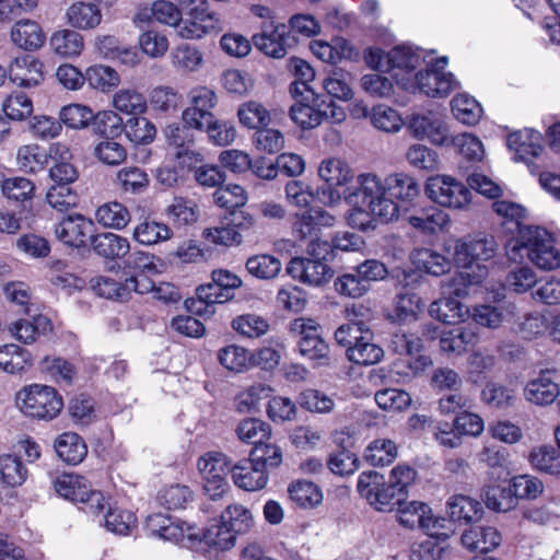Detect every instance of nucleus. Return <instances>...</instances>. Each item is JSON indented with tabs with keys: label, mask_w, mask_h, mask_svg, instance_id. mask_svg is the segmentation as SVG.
I'll return each mask as SVG.
<instances>
[{
	"label": "nucleus",
	"mask_w": 560,
	"mask_h": 560,
	"mask_svg": "<svg viewBox=\"0 0 560 560\" xmlns=\"http://www.w3.org/2000/svg\"><path fill=\"white\" fill-rule=\"evenodd\" d=\"M419 194L418 182L406 173L387 177L373 172L360 173L355 183L346 190V202L350 207L347 222L358 230H374L380 224L398 219L399 207L392 197L402 203H410Z\"/></svg>",
	"instance_id": "f257e3e1"
},
{
	"label": "nucleus",
	"mask_w": 560,
	"mask_h": 560,
	"mask_svg": "<svg viewBox=\"0 0 560 560\" xmlns=\"http://www.w3.org/2000/svg\"><path fill=\"white\" fill-rule=\"evenodd\" d=\"M497 247L492 236L457 240L453 260L460 270L448 280L451 292L466 296L470 287L480 284L488 277L487 262L495 256Z\"/></svg>",
	"instance_id": "f03ea898"
},
{
	"label": "nucleus",
	"mask_w": 560,
	"mask_h": 560,
	"mask_svg": "<svg viewBox=\"0 0 560 560\" xmlns=\"http://www.w3.org/2000/svg\"><path fill=\"white\" fill-rule=\"evenodd\" d=\"M526 250L528 260L539 270L553 271L560 268V250L556 246L553 235L545 228L524 225L521 228L515 242L508 245L510 259L522 257L521 250Z\"/></svg>",
	"instance_id": "7ed1b4c3"
},
{
	"label": "nucleus",
	"mask_w": 560,
	"mask_h": 560,
	"mask_svg": "<svg viewBox=\"0 0 560 560\" xmlns=\"http://www.w3.org/2000/svg\"><path fill=\"white\" fill-rule=\"evenodd\" d=\"M329 248L328 242L310 243L306 249L308 256L293 257L287 266V272L307 287H325L334 277V269L324 259Z\"/></svg>",
	"instance_id": "20e7f679"
},
{
	"label": "nucleus",
	"mask_w": 560,
	"mask_h": 560,
	"mask_svg": "<svg viewBox=\"0 0 560 560\" xmlns=\"http://www.w3.org/2000/svg\"><path fill=\"white\" fill-rule=\"evenodd\" d=\"M364 60L369 68L389 72L398 84V79L413 77L415 70L424 61L422 51L410 45H398L388 54L381 48L370 47L365 50Z\"/></svg>",
	"instance_id": "39448f33"
},
{
	"label": "nucleus",
	"mask_w": 560,
	"mask_h": 560,
	"mask_svg": "<svg viewBox=\"0 0 560 560\" xmlns=\"http://www.w3.org/2000/svg\"><path fill=\"white\" fill-rule=\"evenodd\" d=\"M242 279L229 270L212 271V282L197 289V300H191L187 307L200 316L214 314V305L222 304L234 298V291L242 285Z\"/></svg>",
	"instance_id": "423d86ee"
},
{
	"label": "nucleus",
	"mask_w": 560,
	"mask_h": 560,
	"mask_svg": "<svg viewBox=\"0 0 560 560\" xmlns=\"http://www.w3.org/2000/svg\"><path fill=\"white\" fill-rule=\"evenodd\" d=\"M318 176L326 186L318 187L316 197L326 207H338L346 201V190L355 183L353 173L346 161L340 158L324 159L318 166Z\"/></svg>",
	"instance_id": "0eeeda50"
},
{
	"label": "nucleus",
	"mask_w": 560,
	"mask_h": 560,
	"mask_svg": "<svg viewBox=\"0 0 560 560\" xmlns=\"http://www.w3.org/2000/svg\"><path fill=\"white\" fill-rule=\"evenodd\" d=\"M447 57H442L424 71H418L413 77L398 79V85L410 93H422L429 97H445L458 88V82L451 72H445Z\"/></svg>",
	"instance_id": "6e6552de"
},
{
	"label": "nucleus",
	"mask_w": 560,
	"mask_h": 560,
	"mask_svg": "<svg viewBox=\"0 0 560 560\" xmlns=\"http://www.w3.org/2000/svg\"><path fill=\"white\" fill-rule=\"evenodd\" d=\"M16 406L31 418L49 421L62 410L63 399L55 387L31 384L16 393Z\"/></svg>",
	"instance_id": "1a4fd4ad"
},
{
	"label": "nucleus",
	"mask_w": 560,
	"mask_h": 560,
	"mask_svg": "<svg viewBox=\"0 0 560 560\" xmlns=\"http://www.w3.org/2000/svg\"><path fill=\"white\" fill-rule=\"evenodd\" d=\"M290 116L300 128L310 130L324 122L342 124L347 118V113L334 101L315 94L311 103H295L290 109Z\"/></svg>",
	"instance_id": "9d476101"
},
{
	"label": "nucleus",
	"mask_w": 560,
	"mask_h": 560,
	"mask_svg": "<svg viewBox=\"0 0 560 560\" xmlns=\"http://www.w3.org/2000/svg\"><path fill=\"white\" fill-rule=\"evenodd\" d=\"M424 190L434 203L454 210H466L472 198L470 189L462 180L446 174L430 176Z\"/></svg>",
	"instance_id": "9b49d317"
},
{
	"label": "nucleus",
	"mask_w": 560,
	"mask_h": 560,
	"mask_svg": "<svg viewBox=\"0 0 560 560\" xmlns=\"http://www.w3.org/2000/svg\"><path fill=\"white\" fill-rule=\"evenodd\" d=\"M245 508L230 505L221 515V522L209 525L203 532V542L217 550H228L235 544L236 535L244 525Z\"/></svg>",
	"instance_id": "f8f14e48"
},
{
	"label": "nucleus",
	"mask_w": 560,
	"mask_h": 560,
	"mask_svg": "<svg viewBox=\"0 0 560 560\" xmlns=\"http://www.w3.org/2000/svg\"><path fill=\"white\" fill-rule=\"evenodd\" d=\"M273 120L272 114L261 104L247 103V127L257 129L253 142L257 150L277 153L284 145L283 135L273 128H267Z\"/></svg>",
	"instance_id": "ddd939ff"
},
{
	"label": "nucleus",
	"mask_w": 560,
	"mask_h": 560,
	"mask_svg": "<svg viewBox=\"0 0 560 560\" xmlns=\"http://www.w3.org/2000/svg\"><path fill=\"white\" fill-rule=\"evenodd\" d=\"M357 489L359 494L380 512L392 511L399 494L389 482H386L382 474L374 470L360 474Z\"/></svg>",
	"instance_id": "4468645a"
},
{
	"label": "nucleus",
	"mask_w": 560,
	"mask_h": 560,
	"mask_svg": "<svg viewBox=\"0 0 560 560\" xmlns=\"http://www.w3.org/2000/svg\"><path fill=\"white\" fill-rule=\"evenodd\" d=\"M406 127L418 140H429L438 147H450L447 124L435 113H413L407 117Z\"/></svg>",
	"instance_id": "2eb2a0df"
},
{
	"label": "nucleus",
	"mask_w": 560,
	"mask_h": 560,
	"mask_svg": "<svg viewBox=\"0 0 560 560\" xmlns=\"http://www.w3.org/2000/svg\"><path fill=\"white\" fill-rule=\"evenodd\" d=\"M189 106L182 113L184 124L188 127L201 128L202 122L212 119V109L218 104V96L214 90L206 85H197L187 94Z\"/></svg>",
	"instance_id": "dca6fc26"
},
{
	"label": "nucleus",
	"mask_w": 560,
	"mask_h": 560,
	"mask_svg": "<svg viewBox=\"0 0 560 560\" xmlns=\"http://www.w3.org/2000/svg\"><path fill=\"white\" fill-rule=\"evenodd\" d=\"M249 462L254 467V474L257 475V480L247 483V491L260 490L268 482V469L278 467L282 463V451L271 440L259 442L252 447Z\"/></svg>",
	"instance_id": "f3484780"
},
{
	"label": "nucleus",
	"mask_w": 560,
	"mask_h": 560,
	"mask_svg": "<svg viewBox=\"0 0 560 560\" xmlns=\"http://www.w3.org/2000/svg\"><path fill=\"white\" fill-rule=\"evenodd\" d=\"M560 395V388L556 382V371L540 370L530 377L524 388V399L535 406L546 407L553 404Z\"/></svg>",
	"instance_id": "a211bd4d"
},
{
	"label": "nucleus",
	"mask_w": 560,
	"mask_h": 560,
	"mask_svg": "<svg viewBox=\"0 0 560 560\" xmlns=\"http://www.w3.org/2000/svg\"><path fill=\"white\" fill-rule=\"evenodd\" d=\"M94 232L93 221L79 213L62 218L55 225L57 240L74 248L85 247L91 242Z\"/></svg>",
	"instance_id": "6ab92c4d"
},
{
	"label": "nucleus",
	"mask_w": 560,
	"mask_h": 560,
	"mask_svg": "<svg viewBox=\"0 0 560 560\" xmlns=\"http://www.w3.org/2000/svg\"><path fill=\"white\" fill-rule=\"evenodd\" d=\"M336 218L323 208L315 207L298 213L292 223L293 235L301 241L322 242L318 237L322 228H331Z\"/></svg>",
	"instance_id": "aec40b11"
},
{
	"label": "nucleus",
	"mask_w": 560,
	"mask_h": 560,
	"mask_svg": "<svg viewBox=\"0 0 560 560\" xmlns=\"http://www.w3.org/2000/svg\"><path fill=\"white\" fill-rule=\"evenodd\" d=\"M176 30L177 35L184 39H199L207 34L221 31L220 19L201 4L191 9L188 18L182 19Z\"/></svg>",
	"instance_id": "412c9836"
},
{
	"label": "nucleus",
	"mask_w": 560,
	"mask_h": 560,
	"mask_svg": "<svg viewBox=\"0 0 560 560\" xmlns=\"http://www.w3.org/2000/svg\"><path fill=\"white\" fill-rule=\"evenodd\" d=\"M478 330L470 326H457L441 331L439 335V347L441 352L447 355L460 357L479 342Z\"/></svg>",
	"instance_id": "4be33fe9"
},
{
	"label": "nucleus",
	"mask_w": 560,
	"mask_h": 560,
	"mask_svg": "<svg viewBox=\"0 0 560 560\" xmlns=\"http://www.w3.org/2000/svg\"><path fill=\"white\" fill-rule=\"evenodd\" d=\"M8 73L10 80L21 88H34L44 80L43 63L32 55L16 57Z\"/></svg>",
	"instance_id": "5701e85b"
},
{
	"label": "nucleus",
	"mask_w": 560,
	"mask_h": 560,
	"mask_svg": "<svg viewBox=\"0 0 560 560\" xmlns=\"http://www.w3.org/2000/svg\"><path fill=\"white\" fill-rule=\"evenodd\" d=\"M506 144L515 153V160L528 163L544 150L542 136L539 131L525 128L508 136Z\"/></svg>",
	"instance_id": "b1692460"
},
{
	"label": "nucleus",
	"mask_w": 560,
	"mask_h": 560,
	"mask_svg": "<svg viewBox=\"0 0 560 560\" xmlns=\"http://www.w3.org/2000/svg\"><path fill=\"white\" fill-rule=\"evenodd\" d=\"M287 26L282 24L271 25L264 23L261 32L253 36L255 47L272 58H282L287 54L285 48Z\"/></svg>",
	"instance_id": "393cba45"
},
{
	"label": "nucleus",
	"mask_w": 560,
	"mask_h": 560,
	"mask_svg": "<svg viewBox=\"0 0 560 560\" xmlns=\"http://www.w3.org/2000/svg\"><path fill=\"white\" fill-rule=\"evenodd\" d=\"M226 222L220 226L208 228L203 230L202 237L213 245L218 246H236L243 241V232L245 230V215L237 218H225Z\"/></svg>",
	"instance_id": "a878e982"
},
{
	"label": "nucleus",
	"mask_w": 560,
	"mask_h": 560,
	"mask_svg": "<svg viewBox=\"0 0 560 560\" xmlns=\"http://www.w3.org/2000/svg\"><path fill=\"white\" fill-rule=\"evenodd\" d=\"M463 546L472 551L487 553L497 549L502 541L501 533L493 526H472L462 535Z\"/></svg>",
	"instance_id": "bb28decb"
},
{
	"label": "nucleus",
	"mask_w": 560,
	"mask_h": 560,
	"mask_svg": "<svg viewBox=\"0 0 560 560\" xmlns=\"http://www.w3.org/2000/svg\"><path fill=\"white\" fill-rule=\"evenodd\" d=\"M147 527L152 536L160 537L166 541L183 544L185 538L190 539V528L179 522H174L163 514H153L147 518Z\"/></svg>",
	"instance_id": "cd10ccee"
},
{
	"label": "nucleus",
	"mask_w": 560,
	"mask_h": 560,
	"mask_svg": "<svg viewBox=\"0 0 560 560\" xmlns=\"http://www.w3.org/2000/svg\"><path fill=\"white\" fill-rule=\"evenodd\" d=\"M446 288L448 293L452 294L448 282L446 283ZM453 295L455 298L442 296L431 303L429 307L430 316L445 324H457L464 322L469 315V308L458 301L454 293Z\"/></svg>",
	"instance_id": "c85d7f7f"
},
{
	"label": "nucleus",
	"mask_w": 560,
	"mask_h": 560,
	"mask_svg": "<svg viewBox=\"0 0 560 560\" xmlns=\"http://www.w3.org/2000/svg\"><path fill=\"white\" fill-rule=\"evenodd\" d=\"M67 23L77 30H94L102 22L98 4L91 1H75L66 11Z\"/></svg>",
	"instance_id": "c756f323"
},
{
	"label": "nucleus",
	"mask_w": 560,
	"mask_h": 560,
	"mask_svg": "<svg viewBox=\"0 0 560 560\" xmlns=\"http://www.w3.org/2000/svg\"><path fill=\"white\" fill-rule=\"evenodd\" d=\"M424 304L416 293L404 292L396 295L388 318L397 324H409L418 320Z\"/></svg>",
	"instance_id": "7c9ffc66"
},
{
	"label": "nucleus",
	"mask_w": 560,
	"mask_h": 560,
	"mask_svg": "<svg viewBox=\"0 0 560 560\" xmlns=\"http://www.w3.org/2000/svg\"><path fill=\"white\" fill-rule=\"evenodd\" d=\"M310 48L318 59L327 63L335 65L343 59H352L354 56L353 47L342 37H335L330 43L313 40Z\"/></svg>",
	"instance_id": "2f4dec72"
},
{
	"label": "nucleus",
	"mask_w": 560,
	"mask_h": 560,
	"mask_svg": "<svg viewBox=\"0 0 560 560\" xmlns=\"http://www.w3.org/2000/svg\"><path fill=\"white\" fill-rule=\"evenodd\" d=\"M45 34L40 25L32 20H21L11 30V39L24 50H36L45 43Z\"/></svg>",
	"instance_id": "473e14b6"
},
{
	"label": "nucleus",
	"mask_w": 560,
	"mask_h": 560,
	"mask_svg": "<svg viewBox=\"0 0 560 560\" xmlns=\"http://www.w3.org/2000/svg\"><path fill=\"white\" fill-rule=\"evenodd\" d=\"M324 91L332 98L349 102L354 96L353 77L341 68L329 71L322 80Z\"/></svg>",
	"instance_id": "72a5a7b5"
},
{
	"label": "nucleus",
	"mask_w": 560,
	"mask_h": 560,
	"mask_svg": "<svg viewBox=\"0 0 560 560\" xmlns=\"http://www.w3.org/2000/svg\"><path fill=\"white\" fill-rule=\"evenodd\" d=\"M91 244L97 255L107 259L122 258L130 252L128 238L112 232L93 234Z\"/></svg>",
	"instance_id": "f704fd0d"
},
{
	"label": "nucleus",
	"mask_w": 560,
	"mask_h": 560,
	"mask_svg": "<svg viewBox=\"0 0 560 560\" xmlns=\"http://www.w3.org/2000/svg\"><path fill=\"white\" fill-rule=\"evenodd\" d=\"M214 203L224 209L229 217L245 215V188L237 184L220 186L213 192Z\"/></svg>",
	"instance_id": "c9c22d12"
},
{
	"label": "nucleus",
	"mask_w": 560,
	"mask_h": 560,
	"mask_svg": "<svg viewBox=\"0 0 560 560\" xmlns=\"http://www.w3.org/2000/svg\"><path fill=\"white\" fill-rule=\"evenodd\" d=\"M447 513L454 522L470 523L482 516L481 503L466 494H454L448 498Z\"/></svg>",
	"instance_id": "e433bc0d"
},
{
	"label": "nucleus",
	"mask_w": 560,
	"mask_h": 560,
	"mask_svg": "<svg viewBox=\"0 0 560 560\" xmlns=\"http://www.w3.org/2000/svg\"><path fill=\"white\" fill-rule=\"evenodd\" d=\"M58 456L67 464H80L88 454V446L82 438L74 432H65L55 441Z\"/></svg>",
	"instance_id": "4c0bfd02"
},
{
	"label": "nucleus",
	"mask_w": 560,
	"mask_h": 560,
	"mask_svg": "<svg viewBox=\"0 0 560 560\" xmlns=\"http://www.w3.org/2000/svg\"><path fill=\"white\" fill-rule=\"evenodd\" d=\"M411 259L418 269L435 277L448 272L452 268V260L448 257L431 248L413 250Z\"/></svg>",
	"instance_id": "58836bf2"
},
{
	"label": "nucleus",
	"mask_w": 560,
	"mask_h": 560,
	"mask_svg": "<svg viewBox=\"0 0 560 560\" xmlns=\"http://www.w3.org/2000/svg\"><path fill=\"white\" fill-rule=\"evenodd\" d=\"M408 222L413 229L422 233L436 234L447 226L450 217L444 211L430 207L417 214L410 215Z\"/></svg>",
	"instance_id": "ea45409f"
},
{
	"label": "nucleus",
	"mask_w": 560,
	"mask_h": 560,
	"mask_svg": "<svg viewBox=\"0 0 560 560\" xmlns=\"http://www.w3.org/2000/svg\"><path fill=\"white\" fill-rule=\"evenodd\" d=\"M172 236L173 232L167 224L150 219L137 224L132 232L133 240L145 246L168 241Z\"/></svg>",
	"instance_id": "a19ab883"
},
{
	"label": "nucleus",
	"mask_w": 560,
	"mask_h": 560,
	"mask_svg": "<svg viewBox=\"0 0 560 560\" xmlns=\"http://www.w3.org/2000/svg\"><path fill=\"white\" fill-rule=\"evenodd\" d=\"M32 365V355L28 350L14 345L0 347V369L10 374H18Z\"/></svg>",
	"instance_id": "79ce46f5"
},
{
	"label": "nucleus",
	"mask_w": 560,
	"mask_h": 560,
	"mask_svg": "<svg viewBox=\"0 0 560 560\" xmlns=\"http://www.w3.org/2000/svg\"><path fill=\"white\" fill-rule=\"evenodd\" d=\"M288 491L291 500L304 509H314L322 504L324 499L322 489L316 483L304 479L293 481Z\"/></svg>",
	"instance_id": "37998d69"
},
{
	"label": "nucleus",
	"mask_w": 560,
	"mask_h": 560,
	"mask_svg": "<svg viewBox=\"0 0 560 560\" xmlns=\"http://www.w3.org/2000/svg\"><path fill=\"white\" fill-rule=\"evenodd\" d=\"M451 106L454 117L468 126L478 124L483 114L480 103L466 93L457 94L452 100Z\"/></svg>",
	"instance_id": "c03bdc74"
},
{
	"label": "nucleus",
	"mask_w": 560,
	"mask_h": 560,
	"mask_svg": "<svg viewBox=\"0 0 560 560\" xmlns=\"http://www.w3.org/2000/svg\"><path fill=\"white\" fill-rule=\"evenodd\" d=\"M95 217L100 224L114 230L125 229L131 220V214L127 207L117 201L100 206Z\"/></svg>",
	"instance_id": "a18cd8bd"
},
{
	"label": "nucleus",
	"mask_w": 560,
	"mask_h": 560,
	"mask_svg": "<svg viewBox=\"0 0 560 560\" xmlns=\"http://www.w3.org/2000/svg\"><path fill=\"white\" fill-rule=\"evenodd\" d=\"M28 477V469L14 454L0 455V480L8 487H20Z\"/></svg>",
	"instance_id": "49530a36"
},
{
	"label": "nucleus",
	"mask_w": 560,
	"mask_h": 560,
	"mask_svg": "<svg viewBox=\"0 0 560 560\" xmlns=\"http://www.w3.org/2000/svg\"><path fill=\"white\" fill-rule=\"evenodd\" d=\"M450 145L468 162H481L486 156L482 141L474 133L462 132L455 136L450 133Z\"/></svg>",
	"instance_id": "de8ad7c7"
},
{
	"label": "nucleus",
	"mask_w": 560,
	"mask_h": 560,
	"mask_svg": "<svg viewBox=\"0 0 560 560\" xmlns=\"http://www.w3.org/2000/svg\"><path fill=\"white\" fill-rule=\"evenodd\" d=\"M371 124L377 130L387 133H397L406 125L400 113L386 104L372 107Z\"/></svg>",
	"instance_id": "09e8293b"
},
{
	"label": "nucleus",
	"mask_w": 560,
	"mask_h": 560,
	"mask_svg": "<svg viewBox=\"0 0 560 560\" xmlns=\"http://www.w3.org/2000/svg\"><path fill=\"white\" fill-rule=\"evenodd\" d=\"M371 340L372 338H364L351 345L347 349L348 359L360 365H373L382 361L384 350Z\"/></svg>",
	"instance_id": "8fccbe9b"
},
{
	"label": "nucleus",
	"mask_w": 560,
	"mask_h": 560,
	"mask_svg": "<svg viewBox=\"0 0 560 560\" xmlns=\"http://www.w3.org/2000/svg\"><path fill=\"white\" fill-rule=\"evenodd\" d=\"M54 51L62 57H77L84 47L83 36L74 30L56 32L50 38Z\"/></svg>",
	"instance_id": "3c124183"
},
{
	"label": "nucleus",
	"mask_w": 560,
	"mask_h": 560,
	"mask_svg": "<svg viewBox=\"0 0 560 560\" xmlns=\"http://www.w3.org/2000/svg\"><path fill=\"white\" fill-rule=\"evenodd\" d=\"M89 485L90 482L82 476L63 474L56 478L54 488L60 497L72 502H79L88 493Z\"/></svg>",
	"instance_id": "603ef678"
},
{
	"label": "nucleus",
	"mask_w": 560,
	"mask_h": 560,
	"mask_svg": "<svg viewBox=\"0 0 560 560\" xmlns=\"http://www.w3.org/2000/svg\"><path fill=\"white\" fill-rule=\"evenodd\" d=\"M398 502L397 510V521L398 523L406 527L413 529L416 527H421L425 517H428L431 508L420 501H408V502Z\"/></svg>",
	"instance_id": "864d4df0"
},
{
	"label": "nucleus",
	"mask_w": 560,
	"mask_h": 560,
	"mask_svg": "<svg viewBox=\"0 0 560 560\" xmlns=\"http://www.w3.org/2000/svg\"><path fill=\"white\" fill-rule=\"evenodd\" d=\"M113 106L127 115H141L147 110V100L136 89H120L113 96Z\"/></svg>",
	"instance_id": "5fc2aeb1"
},
{
	"label": "nucleus",
	"mask_w": 560,
	"mask_h": 560,
	"mask_svg": "<svg viewBox=\"0 0 560 560\" xmlns=\"http://www.w3.org/2000/svg\"><path fill=\"white\" fill-rule=\"evenodd\" d=\"M481 400L488 406L508 409L516 402L517 396L514 388L490 382L481 390Z\"/></svg>",
	"instance_id": "6e6d98bb"
},
{
	"label": "nucleus",
	"mask_w": 560,
	"mask_h": 560,
	"mask_svg": "<svg viewBox=\"0 0 560 560\" xmlns=\"http://www.w3.org/2000/svg\"><path fill=\"white\" fill-rule=\"evenodd\" d=\"M84 78L91 88L102 92L110 91L120 83L118 72L115 69L103 65L89 67L85 70Z\"/></svg>",
	"instance_id": "4d7b16f0"
},
{
	"label": "nucleus",
	"mask_w": 560,
	"mask_h": 560,
	"mask_svg": "<svg viewBox=\"0 0 560 560\" xmlns=\"http://www.w3.org/2000/svg\"><path fill=\"white\" fill-rule=\"evenodd\" d=\"M532 466L542 472L550 475L560 474V453L551 445H540L529 454Z\"/></svg>",
	"instance_id": "13d9d810"
},
{
	"label": "nucleus",
	"mask_w": 560,
	"mask_h": 560,
	"mask_svg": "<svg viewBox=\"0 0 560 560\" xmlns=\"http://www.w3.org/2000/svg\"><path fill=\"white\" fill-rule=\"evenodd\" d=\"M133 285L131 280L117 281L109 277H98L94 280L93 289L100 296L126 301L130 298V288H133Z\"/></svg>",
	"instance_id": "bf43d9fd"
},
{
	"label": "nucleus",
	"mask_w": 560,
	"mask_h": 560,
	"mask_svg": "<svg viewBox=\"0 0 560 560\" xmlns=\"http://www.w3.org/2000/svg\"><path fill=\"white\" fill-rule=\"evenodd\" d=\"M168 218L178 226L191 225L197 222L199 209L197 203L187 198L176 197L167 207Z\"/></svg>",
	"instance_id": "052dcab7"
},
{
	"label": "nucleus",
	"mask_w": 560,
	"mask_h": 560,
	"mask_svg": "<svg viewBox=\"0 0 560 560\" xmlns=\"http://www.w3.org/2000/svg\"><path fill=\"white\" fill-rule=\"evenodd\" d=\"M397 457V446L392 440L377 439L369 444L364 458L373 466H386Z\"/></svg>",
	"instance_id": "680f3d73"
},
{
	"label": "nucleus",
	"mask_w": 560,
	"mask_h": 560,
	"mask_svg": "<svg viewBox=\"0 0 560 560\" xmlns=\"http://www.w3.org/2000/svg\"><path fill=\"white\" fill-rule=\"evenodd\" d=\"M16 161L22 171L36 173L47 165L48 154L37 144L23 145L18 150Z\"/></svg>",
	"instance_id": "e2e57ef3"
},
{
	"label": "nucleus",
	"mask_w": 560,
	"mask_h": 560,
	"mask_svg": "<svg viewBox=\"0 0 560 560\" xmlns=\"http://www.w3.org/2000/svg\"><path fill=\"white\" fill-rule=\"evenodd\" d=\"M124 127L128 139L136 144H149L156 137L154 124L143 116L129 118Z\"/></svg>",
	"instance_id": "0e129e2a"
},
{
	"label": "nucleus",
	"mask_w": 560,
	"mask_h": 560,
	"mask_svg": "<svg viewBox=\"0 0 560 560\" xmlns=\"http://www.w3.org/2000/svg\"><path fill=\"white\" fill-rule=\"evenodd\" d=\"M289 439L296 450L312 452L323 443V431L312 425H299L292 430Z\"/></svg>",
	"instance_id": "69168bd1"
},
{
	"label": "nucleus",
	"mask_w": 560,
	"mask_h": 560,
	"mask_svg": "<svg viewBox=\"0 0 560 560\" xmlns=\"http://www.w3.org/2000/svg\"><path fill=\"white\" fill-rule=\"evenodd\" d=\"M231 464L232 460L225 454L211 451L199 457L197 468L201 476L225 477L230 471Z\"/></svg>",
	"instance_id": "338daca9"
},
{
	"label": "nucleus",
	"mask_w": 560,
	"mask_h": 560,
	"mask_svg": "<svg viewBox=\"0 0 560 560\" xmlns=\"http://www.w3.org/2000/svg\"><path fill=\"white\" fill-rule=\"evenodd\" d=\"M104 521L107 530L122 536L129 535L137 523V518L132 512L117 508L113 509L109 505Z\"/></svg>",
	"instance_id": "774afa93"
}]
</instances>
